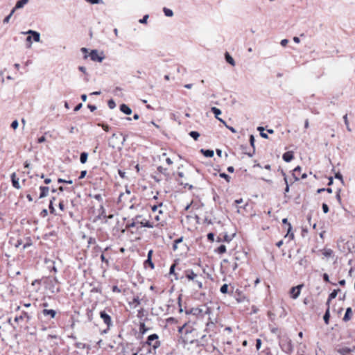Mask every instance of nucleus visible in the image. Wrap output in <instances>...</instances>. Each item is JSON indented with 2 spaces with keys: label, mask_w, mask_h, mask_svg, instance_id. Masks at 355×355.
<instances>
[{
  "label": "nucleus",
  "mask_w": 355,
  "mask_h": 355,
  "mask_svg": "<svg viewBox=\"0 0 355 355\" xmlns=\"http://www.w3.org/2000/svg\"><path fill=\"white\" fill-rule=\"evenodd\" d=\"M185 277L189 281H192L195 284L198 286L199 288H202V283L198 279V275L193 272L191 269H187L184 271Z\"/></svg>",
  "instance_id": "nucleus-1"
},
{
  "label": "nucleus",
  "mask_w": 355,
  "mask_h": 355,
  "mask_svg": "<svg viewBox=\"0 0 355 355\" xmlns=\"http://www.w3.org/2000/svg\"><path fill=\"white\" fill-rule=\"evenodd\" d=\"M158 338H159V337H158L157 334H151L148 337L146 343L148 345L152 346L153 347V349H155L160 346V342L158 340Z\"/></svg>",
  "instance_id": "nucleus-2"
},
{
  "label": "nucleus",
  "mask_w": 355,
  "mask_h": 355,
  "mask_svg": "<svg viewBox=\"0 0 355 355\" xmlns=\"http://www.w3.org/2000/svg\"><path fill=\"white\" fill-rule=\"evenodd\" d=\"M89 57L92 60L98 62H101L105 58L103 55V53L99 54L97 50H92L89 53Z\"/></svg>",
  "instance_id": "nucleus-3"
},
{
  "label": "nucleus",
  "mask_w": 355,
  "mask_h": 355,
  "mask_svg": "<svg viewBox=\"0 0 355 355\" xmlns=\"http://www.w3.org/2000/svg\"><path fill=\"white\" fill-rule=\"evenodd\" d=\"M141 218V215L136 216L135 218H133L131 220V221L128 222V223L126 225V227L127 228L137 227V229H139Z\"/></svg>",
  "instance_id": "nucleus-4"
},
{
  "label": "nucleus",
  "mask_w": 355,
  "mask_h": 355,
  "mask_svg": "<svg viewBox=\"0 0 355 355\" xmlns=\"http://www.w3.org/2000/svg\"><path fill=\"white\" fill-rule=\"evenodd\" d=\"M100 317L103 320L104 323L108 327L112 326V322L111 317L107 313H105V311H103L100 312Z\"/></svg>",
  "instance_id": "nucleus-5"
},
{
  "label": "nucleus",
  "mask_w": 355,
  "mask_h": 355,
  "mask_svg": "<svg viewBox=\"0 0 355 355\" xmlns=\"http://www.w3.org/2000/svg\"><path fill=\"white\" fill-rule=\"evenodd\" d=\"M21 33L31 35V37H33V40L36 42H39L40 41V34L37 31L28 30V31L22 32Z\"/></svg>",
  "instance_id": "nucleus-6"
},
{
  "label": "nucleus",
  "mask_w": 355,
  "mask_h": 355,
  "mask_svg": "<svg viewBox=\"0 0 355 355\" xmlns=\"http://www.w3.org/2000/svg\"><path fill=\"white\" fill-rule=\"evenodd\" d=\"M302 286L303 285H298L297 286L291 288V295L292 298L297 299L299 297Z\"/></svg>",
  "instance_id": "nucleus-7"
},
{
  "label": "nucleus",
  "mask_w": 355,
  "mask_h": 355,
  "mask_svg": "<svg viewBox=\"0 0 355 355\" xmlns=\"http://www.w3.org/2000/svg\"><path fill=\"white\" fill-rule=\"evenodd\" d=\"M282 349L286 352H291L293 350V346L291 344V340H288L285 343L281 344Z\"/></svg>",
  "instance_id": "nucleus-8"
},
{
  "label": "nucleus",
  "mask_w": 355,
  "mask_h": 355,
  "mask_svg": "<svg viewBox=\"0 0 355 355\" xmlns=\"http://www.w3.org/2000/svg\"><path fill=\"white\" fill-rule=\"evenodd\" d=\"M336 352L340 355H349L350 353L354 352V349L349 347H342L336 349Z\"/></svg>",
  "instance_id": "nucleus-9"
},
{
  "label": "nucleus",
  "mask_w": 355,
  "mask_h": 355,
  "mask_svg": "<svg viewBox=\"0 0 355 355\" xmlns=\"http://www.w3.org/2000/svg\"><path fill=\"white\" fill-rule=\"evenodd\" d=\"M11 180H12V186L15 189H19L21 188V186H20L19 182V178H16V173H12L11 174Z\"/></svg>",
  "instance_id": "nucleus-10"
},
{
  "label": "nucleus",
  "mask_w": 355,
  "mask_h": 355,
  "mask_svg": "<svg viewBox=\"0 0 355 355\" xmlns=\"http://www.w3.org/2000/svg\"><path fill=\"white\" fill-rule=\"evenodd\" d=\"M211 112L214 114L215 115V117L219 121H220L221 123H223V124H225V121L224 120H223L222 119L219 118L218 116L221 114V111L220 109L216 107H212L211 108Z\"/></svg>",
  "instance_id": "nucleus-11"
},
{
  "label": "nucleus",
  "mask_w": 355,
  "mask_h": 355,
  "mask_svg": "<svg viewBox=\"0 0 355 355\" xmlns=\"http://www.w3.org/2000/svg\"><path fill=\"white\" fill-rule=\"evenodd\" d=\"M42 313L44 316H50L51 318H54L56 315V311L53 309H43Z\"/></svg>",
  "instance_id": "nucleus-12"
},
{
  "label": "nucleus",
  "mask_w": 355,
  "mask_h": 355,
  "mask_svg": "<svg viewBox=\"0 0 355 355\" xmlns=\"http://www.w3.org/2000/svg\"><path fill=\"white\" fill-rule=\"evenodd\" d=\"M140 304V300L138 296L134 297L132 301L129 302V305L132 309H136Z\"/></svg>",
  "instance_id": "nucleus-13"
},
{
  "label": "nucleus",
  "mask_w": 355,
  "mask_h": 355,
  "mask_svg": "<svg viewBox=\"0 0 355 355\" xmlns=\"http://www.w3.org/2000/svg\"><path fill=\"white\" fill-rule=\"evenodd\" d=\"M282 158L286 162H290L293 159V153L291 151L283 154Z\"/></svg>",
  "instance_id": "nucleus-14"
},
{
  "label": "nucleus",
  "mask_w": 355,
  "mask_h": 355,
  "mask_svg": "<svg viewBox=\"0 0 355 355\" xmlns=\"http://www.w3.org/2000/svg\"><path fill=\"white\" fill-rule=\"evenodd\" d=\"M120 110L127 115H130L132 113V110L125 104L120 105Z\"/></svg>",
  "instance_id": "nucleus-15"
},
{
  "label": "nucleus",
  "mask_w": 355,
  "mask_h": 355,
  "mask_svg": "<svg viewBox=\"0 0 355 355\" xmlns=\"http://www.w3.org/2000/svg\"><path fill=\"white\" fill-rule=\"evenodd\" d=\"M28 2V0H19L16 3L15 7L12 9H15V11L17 9L22 8Z\"/></svg>",
  "instance_id": "nucleus-16"
},
{
  "label": "nucleus",
  "mask_w": 355,
  "mask_h": 355,
  "mask_svg": "<svg viewBox=\"0 0 355 355\" xmlns=\"http://www.w3.org/2000/svg\"><path fill=\"white\" fill-rule=\"evenodd\" d=\"M24 318H26V321L28 322L31 320V316L26 312H23L21 315L15 317V321L18 322Z\"/></svg>",
  "instance_id": "nucleus-17"
},
{
  "label": "nucleus",
  "mask_w": 355,
  "mask_h": 355,
  "mask_svg": "<svg viewBox=\"0 0 355 355\" xmlns=\"http://www.w3.org/2000/svg\"><path fill=\"white\" fill-rule=\"evenodd\" d=\"M40 189L41 191V193H40V198H43L46 197L48 195L49 191V188L48 187L41 186L40 187Z\"/></svg>",
  "instance_id": "nucleus-18"
},
{
  "label": "nucleus",
  "mask_w": 355,
  "mask_h": 355,
  "mask_svg": "<svg viewBox=\"0 0 355 355\" xmlns=\"http://www.w3.org/2000/svg\"><path fill=\"white\" fill-rule=\"evenodd\" d=\"M338 291H340V289H335L329 294L328 300L327 302V306H329V302L331 300L336 298Z\"/></svg>",
  "instance_id": "nucleus-19"
},
{
  "label": "nucleus",
  "mask_w": 355,
  "mask_h": 355,
  "mask_svg": "<svg viewBox=\"0 0 355 355\" xmlns=\"http://www.w3.org/2000/svg\"><path fill=\"white\" fill-rule=\"evenodd\" d=\"M301 170L302 168L300 166H297L294 168L293 175L295 180H300Z\"/></svg>",
  "instance_id": "nucleus-20"
},
{
  "label": "nucleus",
  "mask_w": 355,
  "mask_h": 355,
  "mask_svg": "<svg viewBox=\"0 0 355 355\" xmlns=\"http://www.w3.org/2000/svg\"><path fill=\"white\" fill-rule=\"evenodd\" d=\"M143 227L152 228V227H153V225L148 220L140 219L139 227Z\"/></svg>",
  "instance_id": "nucleus-21"
},
{
  "label": "nucleus",
  "mask_w": 355,
  "mask_h": 355,
  "mask_svg": "<svg viewBox=\"0 0 355 355\" xmlns=\"http://www.w3.org/2000/svg\"><path fill=\"white\" fill-rule=\"evenodd\" d=\"M200 152L207 157H212L214 156V151L212 150L201 149Z\"/></svg>",
  "instance_id": "nucleus-22"
},
{
  "label": "nucleus",
  "mask_w": 355,
  "mask_h": 355,
  "mask_svg": "<svg viewBox=\"0 0 355 355\" xmlns=\"http://www.w3.org/2000/svg\"><path fill=\"white\" fill-rule=\"evenodd\" d=\"M352 313V309L350 307L347 308L345 312V314L343 317V320L347 322L350 320L351 314Z\"/></svg>",
  "instance_id": "nucleus-23"
},
{
  "label": "nucleus",
  "mask_w": 355,
  "mask_h": 355,
  "mask_svg": "<svg viewBox=\"0 0 355 355\" xmlns=\"http://www.w3.org/2000/svg\"><path fill=\"white\" fill-rule=\"evenodd\" d=\"M225 60L227 61V62H228L229 64H230L232 66H234L235 65V62H234V60L233 59V58L229 54V53H225Z\"/></svg>",
  "instance_id": "nucleus-24"
},
{
  "label": "nucleus",
  "mask_w": 355,
  "mask_h": 355,
  "mask_svg": "<svg viewBox=\"0 0 355 355\" xmlns=\"http://www.w3.org/2000/svg\"><path fill=\"white\" fill-rule=\"evenodd\" d=\"M87 157H88V153H86V152H83L80 154V162L81 164H85L86 163L87 160Z\"/></svg>",
  "instance_id": "nucleus-25"
},
{
  "label": "nucleus",
  "mask_w": 355,
  "mask_h": 355,
  "mask_svg": "<svg viewBox=\"0 0 355 355\" xmlns=\"http://www.w3.org/2000/svg\"><path fill=\"white\" fill-rule=\"evenodd\" d=\"M329 318H330L329 306H328V308L326 310L324 315L323 316L324 321L327 324L329 323Z\"/></svg>",
  "instance_id": "nucleus-26"
},
{
  "label": "nucleus",
  "mask_w": 355,
  "mask_h": 355,
  "mask_svg": "<svg viewBox=\"0 0 355 355\" xmlns=\"http://www.w3.org/2000/svg\"><path fill=\"white\" fill-rule=\"evenodd\" d=\"M163 11H164V15L166 17H173V10L169 8H164Z\"/></svg>",
  "instance_id": "nucleus-27"
},
{
  "label": "nucleus",
  "mask_w": 355,
  "mask_h": 355,
  "mask_svg": "<svg viewBox=\"0 0 355 355\" xmlns=\"http://www.w3.org/2000/svg\"><path fill=\"white\" fill-rule=\"evenodd\" d=\"M148 330V328L146 327V325L144 322H141L139 324V331L141 334H144Z\"/></svg>",
  "instance_id": "nucleus-28"
},
{
  "label": "nucleus",
  "mask_w": 355,
  "mask_h": 355,
  "mask_svg": "<svg viewBox=\"0 0 355 355\" xmlns=\"http://www.w3.org/2000/svg\"><path fill=\"white\" fill-rule=\"evenodd\" d=\"M291 230H292V226L290 223H288V230H287V236H288L291 239H293L294 234H293V232H291Z\"/></svg>",
  "instance_id": "nucleus-29"
},
{
  "label": "nucleus",
  "mask_w": 355,
  "mask_h": 355,
  "mask_svg": "<svg viewBox=\"0 0 355 355\" xmlns=\"http://www.w3.org/2000/svg\"><path fill=\"white\" fill-rule=\"evenodd\" d=\"M343 120H344L345 124L346 125L347 130L349 132H351L352 129L349 127V121H348V119H347V114H345V115L343 116Z\"/></svg>",
  "instance_id": "nucleus-30"
},
{
  "label": "nucleus",
  "mask_w": 355,
  "mask_h": 355,
  "mask_svg": "<svg viewBox=\"0 0 355 355\" xmlns=\"http://www.w3.org/2000/svg\"><path fill=\"white\" fill-rule=\"evenodd\" d=\"M189 135L196 141L198 140L200 137V134L196 131L190 132Z\"/></svg>",
  "instance_id": "nucleus-31"
},
{
  "label": "nucleus",
  "mask_w": 355,
  "mask_h": 355,
  "mask_svg": "<svg viewBox=\"0 0 355 355\" xmlns=\"http://www.w3.org/2000/svg\"><path fill=\"white\" fill-rule=\"evenodd\" d=\"M15 12V9H12V10H11L10 13L8 16H6V17L4 18V19H3V23H4V24H7V23H8V22H9V21H10V19L11 17L12 16V15L14 14V12Z\"/></svg>",
  "instance_id": "nucleus-32"
},
{
  "label": "nucleus",
  "mask_w": 355,
  "mask_h": 355,
  "mask_svg": "<svg viewBox=\"0 0 355 355\" xmlns=\"http://www.w3.org/2000/svg\"><path fill=\"white\" fill-rule=\"evenodd\" d=\"M298 264L301 266H303L304 268H305L306 266V264H307V260L305 257H303V258H301L299 261H298Z\"/></svg>",
  "instance_id": "nucleus-33"
},
{
  "label": "nucleus",
  "mask_w": 355,
  "mask_h": 355,
  "mask_svg": "<svg viewBox=\"0 0 355 355\" xmlns=\"http://www.w3.org/2000/svg\"><path fill=\"white\" fill-rule=\"evenodd\" d=\"M182 241V238H180L174 241V243L173 245V250H176L178 248V245Z\"/></svg>",
  "instance_id": "nucleus-34"
},
{
  "label": "nucleus",
  "mask_w": 355,
  "mask_h": 355,
  "mask_svg": "<svg viewBox=\"0 0 355 355\" xmlns=\"http://www.w3.org/2000/svg\"><path fill=\"white\" fill-rule=\"evenodd\" d=\"M217 252L219 254H223L226 252V247L224 245H221L218 248Z\"/></svg>",
  "instance_id": "nucleus-35"
},
{
  "label": "nucleus",
  "mask_w": 355,
  "mask_h": 355,
  "mask_svg": "<svg viewBox=\"0 0 355 355\" xmlns=\"http://www.w3.org/2000/svg\"><path fill=\"white\" fill-rule=\"evenodd\" d=\"M220 292L222 293H227V291H228V285L225 284H223L221 287H220Z\"/></svg>",
  "instance_id": "nucleus-36"
},
{
  "label": "nucleus",
  "mask_w": 355,
  "mask_h": 355,
  "mask_svg": "<svg viewBox=\"0 0 355 355\" xmlns=\"http://www.w3.org/2000/svg\"><path fill=\"white\" fill-rule=\"evenodd\" d=\"M108 107L110 109H114L116 107V103L113 99H110L107 102Z\"/></svg>",
  "instance_id": "nucleus-37"
},
{
  "label": "nucleus",
  "mask_w": 355,
  "mask_h": 355,
  "mask_svg": "<svg viewBox=\"0 0 355 355\" xmlns=\"http://www.w3.org/2000/svg\"><path fill=\"white\" fill-rule=\"evenodd\" d=\"M282 174L284 176V181H285V183H286L285 193H287V192L289 191V186H288V184L287 178L286 176V174L284 172H282Z\"/></svg>",
  "instance_id": "nucleus-38"
},
{
  "label": "nucleus",
  "mask_w": 355,
  "mask_h": 355,
  "mask_svg": "<svg viewBox=\"0 0 355 355\" xmlns=\"http://www.w3.org/2000/svg\"><path fill=\"white\" fill-rule=\"evenodd\" d=\"M219 175L220 178L225 179L227 182H229L230 181V176L225 173H220Z\"/></svg>",
  "instance_id": "nucleus-39"
},
{
  "label": "nucleus",
  "mask_w": 355,
  "mask_h": 355,
  "mask_svg": "<svg viewBox=\"0 0 355 355\" xmlns=\"http://www.w3.org/2000/svg\"><path fill=\"white\" fill-rule=\"evenodd\" d=\"M32 39L33 38H32L31 35L26 37V41L28 43L27 48H31V47Z\"/></svg>",
  "instance_id": "nucleus-40"
},
{
  "label": "nucleus",
  "mask_w": 355,
  "mask_h": 355,
  "mask_svg": "<svg viewBox=\"0 0 355 355\" xmlns=\"http://www.w3.org/2000/svg\"><path fill=\"white\" fill-rule=\"evenodd\" d=\"M201 312V310L196 308V309H192L190 310L189 313H192L193 315H198Z\"/></svg>",
  "instance_id": "nucleus-41"
},
{
  "label": "nucleus",
  "mask_w": 355,
  "mask_h": 355,
  "mask_svg": "<svg viewBox=\"0 0 355 355\" xmlns=\"http://www.w3.org/2000/svg\"><path fill=\"white\" fill-rule=\"evenodd\" d=\"M87 2H89L92 4H98V3H103V0H85Z\"/></svg>",
  "instance_id": "nucleus-42"
},
{
  "label": "nucleus",
  "mask_w": 355,
  "mask_h": 355,
  "mask_svg": "<svg viewBox=\"0 0 355 355\" xmlns=\"http://www.w3.org/2000/svg\"><path fill=\"white\" fill-rule=\"evenodd\" d=\"M58 182L59 183H67V184H70L73 183V181L71 180H64V179H62V178H59L58 180Z\"/></svg>",
  "instance_id": "nucleus-43"
},
{
  "label": "nucleus",
  "mask_w": 355,
  "mask_h": 355,
  "mask_svg": "<svg viewBox=\"0 0 355 355\" xmlns=\"http://www.w3.org/2000/svg\"><path fill=\"white\" fill-rule=\"evenodd\" d=\"M145 263L148 264L152 269H153L155 267L154 263H153L151 259H150V258L147 259V260H146Z\"/></svg>",
  "instance_id": "nucleus-44"
},
{
  "label": "nucleus",
  "mask_w": 355,
  "mask_h": 355,
  "mask_svg": "<svg viewBox=\"0 0 355 355\" xmlns=\"http://www.w3.org/2000/svg\"><path fill=\"white\" fill-rule=\"evenodd\" d=\"M148 19V15H144V16L143 17V18H142V19H141L139 20V23H141V24H146V23L147 22Z\"/></svg>",
  "instance_id": "nucleus-45"
},
{
  "label": "nucleus",
  "mask_w": 355,
  "mask_h": 355,
  "mask_svg": "<svg viewBox=\"0 0 355 355\" xmlns=\"http://www.w3.org/2000/svg\"><path fill=\"white\" fill-rule=\"evenodd\" d=\"M157 170L159 173H163V174H166V171L167 169L166 168H164V167L162 166H158L157 167Z\"/></svg>",
  "instance_id": "nucleus-46"
},
{
  "label": "nucleus",
  "mask_w": 355,
  "mask_h": 355,
  "mask_svg": "<svg viewBox=\"0 0 355 355\" xmlns=\"http://www.w3.org/2000/svg\"><path fill=\"white\" fill-rule=\"evenodd\" d=\"M19 125V123L17 121V120H15L12 122L11 123V127L13 128V129H17V127Z\"/></svg>",
  "instance_id": "nucleus-47"
},
{
  "label": "nucleus",
  "mask_w": 355,
  "mask_h": 355,
  "mask_svg": "<svg viewBox=\"0 0 355 355\" xmlns=\"http://www.w3.org/2000/svg\"><path fill=\"white\" fill-rule=\"evenodd\" d=\"M261 339L258 338L256 340V348L257 350H259L261 348Z\"/></svg>",
  "instance_id": "nucleus-48"
},
{
  "label": "nucleus",
  "mask_w": 355,
  "mask_h": 355,
  "mask_svg": "<svg viewBox=\"0 0 355 355\" xmlns=\"http://www.w3.org/2000/svg\"><path fill=\"white\" fill-rule=\"evenodd\" d=\"M322 210L324 213L327 214L329 211V207L327 204L323 203L322 204Z\"/></svg>",
  "instance_id": "nucleus-49"
},
{
  "label": "nucleus",
  "mask_w": 355,
  "mask_h": 355,
  "mask_svg": "<svg viewBox=\"0 0 355 355\" xmlns=\"http://www.w3.org/2000/svg\"><path fill=\"white\" fill-rule=\"evenodd\" d=\"M250 145L254 148V137L253 135H250Z\"/></svg>",
  "instance_id": "nucleus-50"
},
{
  "label": "nucleus",
  "mask_w": 355,
  "mask_h": 355,
  "mask_svg": "<svg viewBox=\"0 0 355 355\" xmlns=\"http://www.w3.org/2000/svg\"><path fill=\"white\" fill-rule=\"evenodd\" d=\"M288 43V40L287 39H283L280 44L282 46H286L287 44Z\"/></svg>",
  "instance_id": "nucleus-51"
},
{
  "label": "nucleus",
  "mask_w": 355,
  "mask_h": 355,
  "mask_svg": "<svg viewBox=\"0 0 355 355\" xmlns=\"http://www.w3.org/2000/svg\"><path fill=\"white\" fill-rule=\"evenodd\" d=\"M87 107L90 110L91 112H94L96 110V107L95 105L90 104L87 105Z\"/></svg>",
  "instance_id": "nucleus-52"
},
{
  "label": "nucleus",
  "mask_w": 355,
  "mask_h": 355,
  "mask_svg": "<svg viewBox=\"0 0 355 355\" xmlns=\"http://www.w3.org/2000/svg\"><path fill=\"white\" fill-rule=\"evenodd\" d=\"M86 174H87V171H82L80 172V176H79V179H83V178H84L85 177Z\"/></svg>",
  "instance_id": "nucleus-53"
},
{
  "label": "nucleus",
  "mask_w": 355,
  "mask_h": 355,
  "mask_svg": "<svg viewBox=\"0 0 355 355\" xmlns=\"http://www.w3.org/2000/svg\"><path fill=\"white\" fill-rule=\"evenodd\" d=\"M232 132L235 133L236 130L234 128L227 125L226 123L224 124Z\"/></svg>",
  "instance_id": "nucleus-54"
},
{
  "label": "nucleus",
  "mask_w": 355,
  "mask_h": 355,
  "mask_svg": "<svg viewBox=\"0 0 355 355\" xmlns=\"http://www.w3.org/2000/svg\"><path fill=\"white\" fill-rule=\"evenodd\" d=\"M78 69H79L81 72H83V73H87V69H86V68H85V67H83V66H80V67H78Z\"/></svg>",
  "instance_id": "nucleus-55"
},
{
  "label": "nucleus",
  "mask_w": 355,
  "mask_h": 355,
  "mask_svg": "<svg viewBox=\"0 0 355 355\" xmlns=\"http://www.w3.org/2000/svg\"><path fill=\"white\" fill-rule=\"evenodd\" d=\"M49 209H50V211H51V213H53V212H54V211H55V209H54V207H53V200H51V201H50Z\"/></svg>",
  "instance_id": "nucleus-56"
},
{
  "label": "nucleus",
  "mask_w": 355,
  "mask_h": 355,
  "mask_svg": "<svg viewBox=\"0 0 355 355\" xmlns=\"http://www.w3.org/2000/svg\"><path fill=\"white\" fill-rule=\"evenodd\" d=\"M214 234L213 233H209L207 234V239L210 241H214Z\"/></svg>",
  "instance_id": "nucleus-57"
},
{
  "label": "nucleus",
  "mask_w": 355,
  "mask_h": 355,
  "mask_svg": "<svg viewBox=\"0 0 355 355\" xmlns=\"http://www.w3.org/2000/svg\"><path fill=\"white\" fill-rule=\"evenodd\" d=\"M322 277H323V279H324L325 282H329V275H328L327 273H324V274H323V275H322Z\"/></svg>",
  "instance_id": "nucleus-58"
},
{
  "label": "nucleus",
  "mask_w": 355,
  "mask_h": 355,
  "mask_svg": "<svg viewBox=\"0 0 355 355\" xmlns=\"http://www.w3.org/2000/svg\"><path fill=\"white\" fill-rule=\"evenodd\" d=\"M335 178L336 179H338V180H340L341 181H343V176H342V175L340 173H336Z\"/></svg>",
  "instance_id": "nucleus-59"
},
{
  "label": "nucleus",
  "mask_w": 355,
  "mask_h": 355,
  "mask_svg": "<svg viewBox=\"0 0 355 355\" xmlns=\"http://www.w3.org/2000/svg\"><path fill=\"white\" fill-rule=\"evenodd\" d=\"M175 264H173L171 268H170V274H174L175 275H176V274L174 273V270H175Z\"/></svg>",
  "instance_id": "nucleus-60"
},
{
  "label": "nucleus",
  "mask_w": 355,
  "mask_h": 355,
  "mask_svg": "<svg viewBox=\"0 0 355 355\" xmlns=\"http://www.w3.org/2000/svg\"><path fill=\"white\" fill-rule=\"evenodd\" d=\"M94 198L98 201L102 200V196L101 194H96L94 196Z\"/></svg>",
  "instance_id": "nucleus-61"
},
{
  "label": "nucleus",
  "mask_w": 355,
  "mask_h": 355,
  "mask_svg": "<svg viewBox=\"0 0 355 355\" xmlns=\"http://www.w3.org/2000/svg\"><path fill=\"white\" fill-rule=\"evenodd\" d=\"M83 106V104L82 103H79L78 105H77L75 108H74V111L75 112H77Z\"/></svg>",
  "instance_id": "nucleus-62"
},
{
  "label": "nucleus",
  "mask_w": 355,
  "mask_h": 355,
  "mask_svg": "<svg viewBox=\"0 0 355 355\" xmlns=\"http://www.w3.org/2000/svg\"><path fill=\"white\" fill-rule=\"evenodd\" d=\"M119 174L122 178H124L125 177V173L124 171L119 170Z\"/></svg>",
  "instance_id": "nucleus-63"
},
{
  "label": "nucleus",
  "mask_w": 355,
  "mask_h": 355,
  "mask_svg": "<svg viewBox=\"0 0 355 355\" xmlns=\"http://www.w3.org/2000/svg\"><path fill=\"white\" fill-rule=\"evenodd\" d=\"M101 126H102L103 129L105 131H106V132H108V131H109L110 128H109V126H108L107 125H104V124H103Z\"/></svg>",
  "instance_id": "nucleus-64"
}]
</instances>
